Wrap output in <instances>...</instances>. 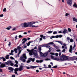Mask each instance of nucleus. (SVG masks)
<instances>
[{"mask_svg": "<svg viewBox=\"0 0 77 77\" xmlns=\"http://www.w3.org/2000/svg\"><path fill=\"white\" fill-rule=\"evenodd\" d=\"M38 51L39 52H41V47H38Z\"/></svg>", "mask_w": 77, "mask_h": 77, "instance_id": "7c9ffc66", "label": "nucleus"}, {"mask_svg": "<svg viewBox=\"0 0 77 77\" xmlns=\"http://www.w3.org/2000/svg\"><path fill=\"white\" fill-rule=\"evenodd\" d=\"M15 62L16 64H18V61H17V60H15Z\"/></svg>", "mask_w": 77, "mask_h": 77, "instance_id": "5fc2aeb1", "label": "nucleus"}, {"mask_svg": "<svg viewBox=\"0 0 77 77\" xmlns=\"http://www.w3.org/2000/svg\"><path fill=\"white\" fill-rule=\"evenodd\" d=\"M14 51L13 50H11V53H9V54L10 55H14V54L12 53H14Z\"/></svg>", "mask_w": 77, "mask_h": 77, "instance_id": "aec40b11", "label": "nucleus"}, {"mask_svg": "<svg viewBox=\"0 0 77 77\" xmlns=\"http://www.w3.org/2000/svg\"><path fill=\"white\" fill-rule=\"evenodd\" d=\"M27 50L28 52H29V54L30 56H32L33 54H34V57L35 58L37 57V52L36 50H35L34 49H32L31 50L27 49Z\"/></svg>", "mask_w": 77, "mask_h": 77, "instance_id": "f03ea898", "label": "nucleus"}, {"mask_svg": "<svg viewBox=\"0 0 77 77\" xmlns=\"http://www.w3.org/2000/svg\"><path fill=\"white\" fill-rule=\"evenodd\" d=\"M6 29H7V30H10V29L9 27H7L6 28Z\"/></svg>", "mask_w": 77, "mask_h": 77, "instance_id": "338daca9", "label": "nucleus"}, {"mask_svg": "<svg viewBox=\"0 0 77 77\" xmlns=\"http://www.w3.org/2000/svg\"><path fill=\"white\" fill-rule=\"evenodd\" d=\"M42 37H41V38H40V39H40V41H42Z\"/></svg>", "mask_w": 77, "mask_h": 77, "instance_id": "0e129e2a", "label": "nucleus"}, {"mask_svg": "<svg viewBox=\"0 0 77 77\" xmlns=\"http://www.w3.org/2000/svg\"><path fill=\"white\" fill-rule=\"evenodd\" d=\"M21 50H20L19 51V52L18 53V54H17L16 56V57H20V56H19V55H20V53H21Z\"/></svg>", "mask_w": 77, "mask_h": 77, "instance_id": "ddd939ff", "label": "nucleus"}, {"mask_svg": "<svg viewBox=\"0 0 77 77\" xmlns=\"http://www.w3.org/2000/svg\"><path fill=\"white\" fill-rule=\"evenodd\" d=\"M22 37H23V36H22V35H19V38H22Z\"/></svg>", "mask_w": 77, "mask_h": 77, "instance_id": "603ef678", "label": "nucleus"}, {"mask_svg": "<svg viewBox=\"0 0 77 77\" xmlns=\"http://www.w3.org/2000/svg\"><path fill=\"white\" fill-rule=\"evenodd\" d=\"M35 40L34 41H31L29 42V43L30 44V43H32V42H35Z\"/></svg>", "mask_w": 77, "mask_h": 77, "instance_id": "79ce46f5", "label": "nucleus"}, {"mask_svg": "<svg viewBox=\"0 0 77 77\" xmlns=\"http://www.w3.org/2000/svg\"><path fill=\"white\" fill-rule=\"evenodd\" d=\"M17 35H16L15 37V39H18V38H17Z\"/></svg>", "mask_w": 77, "mask_h": 77, "instance_id": "052dcab7", "label": "nucleus"}, {"mask_svg": "<svg viewBox=\"0 0 77 77\" xmlns=\"http://www.w3.org/2000/svg\"><path fill=\"white\" fill-rule=\"evenodd\" d=\"M24 67V66H21L19 68V71H21L22 70H23V67Z\"/></svg>", "mask_w": 77, "mask_h": 77, "instance_id": "1a4fd4ad", "label": "nucleus"}, {"mask_svg": "<svg viewBox=\"0 0 77 77\" xmlns=\"http://www.w3.org/2000/svg\"><path fill=\"white\" fill-rule=\"evenodd\" d=\"M55 60H57V61H58V60H59V58H55Z\"/></svg>", "mask_w": 77, "mask_h": 77, "instance_id": "58836bf2", "label": "nucleus"}, {"mask_svg": "<svg viewBox=\"0 0 77 77\" xmlns=\"http://www.w3.org/2000/svg\"><path fill=\"white\" fill-rule=\"evenodd\" d=\"M5 58H6V59H9V57H8L6 56L5 57Z\"/></svg>", "mask_w": 77, "mask_h": 77, "instance_id": "e2e57ef3", "label": "nucleus"}, {"mask_svg": "<svg viewBox=\"0 0 77 77\" xmlns=\"http://www.w3.org/2000/svg\"><path fill=\"white\" fill-rule=\"evenodd\" d=\"M46 48H48L49 49V50L48 51V52H50L51 51V47L48 45H47L46 46ZM48 52H45L44 54H43V57H46L47 55H48Z\"/></svg>", "mask_w": 77, "mask_h": 77, "instance_id": "20e7f679", "label": "nucleus"}, {"mask_svg": "<svg viewBox=\"0 0 77 77\" xmlns=\"http://www.w3.org/2000/svg\"><path fill=\"white\" fill-rule=\"evenodd\" d=\"M70 59L71 60H75V57H71L70 58Z\"/></svg>", "mask_w": 77, "mask_h": 77, "instance_id": "4468645a", "label": "nucleus"}, {"mask_svg": "<svg viewBox=\"0 0 77 77\" xmlns=\"http://www.w3.org/2000/svg\"><path fill=\"white\" fill-rule=\"evenodd\" d=\"M17 50H18V49L16 48H14V51H15L16 53H17Z\"/></svg>", "mask_w": 77, "mask_h": 77, "instance_id": "b1692460", "label": "nucleus"}, {"mask_svg": "<svg viewBox=\"0 0 77 77\" xmlns=\"http://www.w3.org/2000/svg\"><path fill=\"white\" fill-rule=\"evenodd\" d=\"M21 49V47H20V46H18V47H17V49L18 50H20Z\"/></svg>", "mask_w": 77, "mask_h": 77, "instance_id": "09e8293b", "label": "nucleus"}, {"mask_svg": "<svg viewBox=\"0 0 77 77\" xmlns=\"http://www.w3.org/2000/svg\"><path fill=\"white\" fill-rule=\"evenodd\" d=\"M53 32V31H49L48 32H47V33H49V34L50 33H51Z\"/></svg>", "mask_w": 77, "mask_h": 77, "instance_id": "473e14b6", "label": "nucleus"}, {"mask_svg": "<svg viewBox=\"0 0 77 77\" xmlns=\"http://www.w3.org/2000/svg\"><path fill=\"white\" fill-rule=\"evenodd\" d=\"M36 62L37 63H41L43 62V60H36Z\"/></svg>", "mask_w": 77, "mask_h": 77, "instance_id": "dca6fc26", "label": "nucleus"}, {"mask_svg": "<svg viewBox=\"0 0 77 77\" xmlns=\"http://www.w3.org/2000/svg\"><path fill=\"white\" fill-rule=\"evenodd\" d=\"M30 59V58H29V60L27 61V63H30V62L31 60Z\"/></svg>", "mask_w": 77, "mask_h": 77, "instance_id": "c756f323", "label": "nucleus"}, {"mask_svg": "<svg viewBox=\"0 0 77 77\" xmlns=\"http://www.w3.org/2000/svg\"><path fill=\"white\" fill-rule=\"evenodd\" d=\"M55 41L57 42H58V43L61 44L62 45H63V42H62L60 41Z\"/></svg>", "mask_w": 77, "mask_h": 77, "instance_id": "9d476101", "label": "nucleus"}, {"mask_svg": "<svg viewBox=\"0 0 77 77\" xmlns=\"http://www.w3.org/2000/svg\"><path fill=\"white\" fill-rule=\"evenodd\" d=\"M73 20L74 21H75L76 22H77V19H75V17H73Z\"/></svg>", "mask_w": 77, "mask_h": 77, "instance_id": "bb28decb", "label": "nucleus"}, {"mask_svg": "<svg viewBox=\"0 0 77 77\" xmlns=\"http://www.w3.org/2000/svg\"><path fill=\"white\" fill-rule=\"evenodd\" d=\"M38 26H35V25H31V27H37Z\"/></svg>", "mask_w": 77, "mask_h": 77, "instance_id": "e433bc0d", "label": "nucleus"}, {"mask_svg": "<svg viewBox=\"0 0 77 77\" xmlns=\"http://www.w3.org/2000/svg\"><path fill=\"white\" fill-rule=\"evenodd\" d=\"M14 66L15 67H18V65L17 64H16L14 65Z\"/></svg>", "mask_w": 77, "mask_h": 77, "instance_id": "a19ab883", "label": "nucleus"}, {"mask_svg": "<svg viewBox=\"0 0 77 77\" xmlns=\"http://www.w3.org/2000/svg\"><path fill=\"white\" fill-rule=\"evenodd\" d=\"M12 77H15V75H12Z\"/></svg>", "mask_w": 77, "mask_h": 77, "instance_id": "774afa93", "label": "nucleus"}, {"mask_svg": "<svg viewBox=\"0 0 77 77\" xmlns=\"http://www.w3.org/2000/svg\"><path fill=\"white\" fill-rule=\"evenodd\" d=\"M48 66L49 67V68H51V65H49Z\"/></svg>", "mask_w": 77, "mask_h": 77, "instance_id": "6e6d98bb", "label": "nucleus"}, {"mask_svg": "<svg viewBox=\"0 0 77 77\" xmlns=\"http://www.w3.org/2000/svg\"><path fill=\"white\" fill-rule=\"evenodd\" d=\"M68 30L69 32H71V29L70 28H68Z\"/></svg>", "mask_w": 77, "mask_h": 77, "instance_id": "37998d69", "label": "nucleus"}, {"mask_svg": "<svg viewBox=\"0 0 77 77\" xmlns=\"http://www.w3.org/2000/svg\"><path fill=\"white\" fill-rule=\"evenodd\" d=\"M14 71H19V68H16L14 70Z\"/></svg>", "mask_w": 77, "mask_h": 77, "instance_id": "a878e982", "label": "nucleus"}, {"mask_svg": "<svg viewBox=\"0 0 77 77\" xmlns=\"http://www.w3.org/2000/svg\"><path fill=\"white\" fill-rule=\"evenodd\" d=\"M3 17V14H2L0 15V17Z\"/></svg>", "mask_w": 77, "mask_h": 77, "instance_id": "680f3d73", "label": "nucleus"}, {"mask_svg": "<svg viewBox=\"0 0 77 77\" xmlns=\"http://www.w3.org/2000/svg\"><path fill=\"white\" fill-rule=\"evenodd\" d=\"M72 46L70 45V48L69 50V52H70V53H72Z\"/></svg>", "mask_w": 77, "mask_h": 77, "instance_id": "a211bd4d", "label": "nucleus"}, {"mask_svg": "<svg viewBox=\"0 0 77 77\" xmlns=\"http://www.w3.org/2000/svg\"><path fill=\"white\" fill-rule=\"evenodd\" d=\"M43 66H44V68H48L47 67H46V65H45V64H44Z\"/></svg>", "mask_w": 77, "mask_h": 77, "instance_id": "a18cd8bd", "label": "nucleus"}, {"mask_svg": "<svg viewBox=\"0 0 77 77\" xmlns=\"http://www.w3.org/2000/svg\"><path fill=\"white\" fill-rule=\"evenodd\" d=\"M65 51H66L65 49H64L61 51L62 53H65Z\"/></svg>", "mask_w": 77, "mask_h": 77, "instance_id": "c9c22d12", "label": "nucleus"}, {"mask_svg": "<svg viewBox=\"0 0 77 77\" xmlns=\"http://www.w3.org/2000/svg\"><path fill=\"white\" fill-rule=\"evenodd\" d=\"M31 26H32V25L34 24H35L36 23V22H34V21H32V22H31Z\"/></svg>", "mask_w": 77, "mask_h": 77, "instance_id": "5701e85b", "label": "nucleus"}, {"mask_svg": "<svg viewBox=\"0 0 77 77\" xmlns=\"http://www.w3.org/2000/svg\"><path fill=\"white\" fill-rule=\"evenodd\" d=\"M20 59L23 62H25L26 61V59H27V57L26 55V54H23V55L20 57Z\"/></svg>", "mask_w": 77, "mask_h": 77, "instance_id": "7ed1b4c3", "label": "nucleus"}, {"mask_svg": "<svg viewBox=\"0 0 77 77\" xmlns=\"http://www.w3.org/2000/svg\"><path fill=\"white\" fill-rule=\"evenodd\" d=\"M56 38H59V35H57L55 36Z\"/></svg>", "mask_w": 77, "mask_h": 77, "instance_id": "4d7b16f0", "label": "nucleus"}, {"mask_svg": "<svg viewBox=\"0 0 77 77\" xmlns=\"http://www.w3.org/2000/svg\"><path fill=\"white\" fill-rule=\"evenodd\" d=\"M60 60L63 61L64 60H66L68 59V57L65 55H63L61 56L60 58Z\"/></svg>", "mask_w": 77, "mask_h": 77, "instance_id": "39448f33", "label": "nucleus"}, {"mask_svg": "<svg viewBox=\"0 0 77 77\" xmlns=\"http://www.w3.org/2000/svg\"><path fill=\"white\" fill-rule=\"evenodd\" d=\"M38 66H31L30 68L32 69H34V68H37Z\"/></svg>", "mask_w": 77, "mask_h": 77, "instance_id": "6ab92c4d", "label": "nucleus"}, {"mask_svg": "<svg viewBox=\"0 0 77 77\" xmlns=\"http://www.w3.org/2000/svg\"><path fill=\"white\" fill-rule=\"evenodd\" d=\"M50 54H51L52 55H53V56H54V55H55L56 56H58V54L56 53H55L54 54V53H51V52L50 53Z\"/></svg>", "mask_w": 77, "mask_h": 77, "instance_id": "f8f14e48", "label": "nucleus"}, {"mask_svg": "<svg viewBox=\"0 0 77 77\" xmlns=\"http://www.w3.org/2000/svg\"><path fill=\"white\" fill-rule=\"evenodd\" d=\"M59 33H63V32L61 31H59L58 32Z\"/></svg>", "mask_w": 77, "mask_h": 77, "instance_id": "bf43d9fd", "label": "nucleus"}, {"mask_svg": "<svg viewBox=\"0 0 77 77\" xmlns=\"http://www.w3.org/2000/svg\"><path fill=\"white\" fill-rule=\"evenodd\" d=\"M67 39L69 41V40H70V38L69 37H67Z\"/></svg>", "mask_w": 77, "mask_h": 77, "instance_id": "864d4df0", "label": "nucleus"}, {"mask_svg": "<svg viewBox=\"0 0 77 77\" xmlns=\"http://www.w3.org/2000/svg\"><path fill=\"white\" fill-rule=\"evenodd\" d=\"M11 42H9V44L8 45V46H9V47H10V45H11Z\"/></svg>", "mask_w": 77, "mask_h": 77, "instance_id": "c03bdc74", "label": "nucleus"}, {"mask_svg": "<svg viewBox=\"0 0 77 77\" xmlns=\"http://www.w3.org/2000/svg\"><path fill=\"white\" fill-rule=\"evenodd\" d=\"M69 15V14L68 13H66L65 14V16L67 17L68 16V15Z\"/></svg>", "mask_w": 77, "mask_h": 77, "instance_id": "4c0bfd02", "label": "nucleus"}, {"mask_svg": "<svg viewBox=\"0 0 77 77\" xmlns=\"http://www.w3.org/2000/svg\"><path fill=\"white\" fill-rule=\"evenodd\" d=\"M2 59L3 61L4 62H5V61H6V59H5V58H4L3 57H2L1 58Z\"/></svg>", "mask_w": 77, "mask_h": 77, "instance_id": "c85d7f7f", "label": "nucleus"}, {"mask_svg": "<svg viewBox=\"0 0 77 77\" xmlns=\"http://www.w3.org/2000/svg\"><path fill=\"white\" fill-rule=\"evenodd\" d=\"M67 32H68V30L66 29H64L63 32V33L64 34H65L66 33H67Z\"/></svg>", "mask_w": 77, "mask_h": 77, "instance_id": "f3484780", "label": "nucleus"}, {"mask_svg": "<svg viewBox=\"0 0 77 77\" xmlns=\"http://www.w3.org/2000/svg\"><path fill=\"white\" fill-rule=\"evenodd\" d=\"M72 0H66V2L67 5H69V6H71L72 5Z\"/></svg>", "mask_w": 77, "mask_h": 77, "instance_id": "423d86ee", "label": "nucleus"}, {"mask_svg": "<svg viewBox=\"0 0 77 77\" xmlns=\"http://www.w3.org/2000/svg\"><path fill=\"white\" fill-rule=\"evenodd\" d=\"M54 44V43H53V42H51L49 43H48L47 44V45H49V44Z\"/></svg>", "mask_w": 77, "mask_h": 77, "instance_id": "72a5a7b5", "label": "nucleus"}, {"mask_svg": "<svg viewBox=\"0 0 77 77\" xmlns=\"http://www.w3.org/2000/svg\"><path fill=\"white\" fill-rule=\"evenodd\" d=\"M28 23V27H32V25L30 22L27 23Z\"/></svg>", "mask_w": 77, "mask_h": 77, "instance_id": "2eb2a0df", "label": "nucleus"}, {"mask_svg": "<svg viewBox=\"0 0 77 77\" xmlns=\"http://www.w3.org/2000/svg\"><path fill=\"white\" fill-rule=\"evenodd\" d=\"M73 7H74V8H77V4H76V3H75V4L73 5Z\"/></svg>", "mask_w": 77, "mask_h": 77, "instance_id": "393cba45", "label": "nucleus"}, {"mask_svg": "<svg viewBox=\"0 0 77 77\" xmlns=\"http://www.w3.org/2000/svg\"><path fill=\"white\" fill-rule=\"evenodd\" d=\"M10 59H14V58L12 57H10Z\"/></svg>", "mask_w": 77, "mask_h": 77, "instance_id": "69168bd1", "label": "nucleus"}, {"mask_svg": "<svg viewBox=\"0 0 77 77\" xmlns=\"http://www.w3.org/2000/svg\"><path fill=\"white\" fill-rule=\"evenodd\" d=\"M59 38H62V35H59Z\"/></svg>", "mask_w": 77, "mask_h": 77, "instance_id": "13d9d810", "label": "nucleus"}, {"mask_svg": "<svg viewBox=\"0 0 77 77\" xmlns=\"http://www.w3.org/2000/svg\"><path fill=\"white\" fill-rule=\"evenodd\" d=\"M30 59L32 61V62H33L35 61V58H30Z\"/></svg>", "mask_w": 77, "mask_h": 77, "instance_id": "4be33fe9", "label": "nucleus"}, {"mask_svg": "<svg viewBox=\"0 0 77 77\" xmlns=\"http://www.w3.org/2000/svg\"><path fill=\"white\" fill-rule=\"evenodd\" d=\"M24 27H28L27 23H24Z\"/></svg>", "mask_w": 77, "mask_h": 77, "instance_id": "9b49d317", "label": "nucleus"}, {"mask_svg": "<svg viewBox=\"0 0 77 77\" xmlns=\"http://www.w3.org/2000/svg\"><path fill=\"white\" fill-rule=\"evenodd\" d=\"M6 65H10L11 66H14V63H12V61L11 60H8L7 62L5 63H2L0 65V68H2L4 67H8V66H6Z\"/></svg>", "mask_w": 77, "mask_h": 77, "instance_id": "f257e3e1", "label": "nucleus"}, {"mask_svg": "<svg viewBox=\"0 0 77 77\" xmlns=\"http://www.w3.org/2000/svg\"><path fill=\"white\" fill-rule=\"evenodd\" d=\"M57 66H53V68H57Z\"/></svg>", "mask_w": 77, "mask_h": 77, "instance_id": "3c124183", "label": "nucleus"}, {"mask_svg": "<svg viewBox=\"0 0 77 77\" xmlns=\"http://www.w3.org/2000/svg\"><path fill=\"white\" fill-rule=\"evenodd\" d=\"M22 27H24V23H21L20 25Z\"/></svg>", "mask_w": 77, "mask_h": 77, "instance_id": "de8ad7c7", "label": "nucleus"}, {"mask_svg": "<svg viewBox=\"0 0 77 77\" xmlns=\"http://www.w3.org/2000/svg\"><path fill=\"white\" fill-rule=\"evenodd\" d=\"M40 37H41V38H43L44 39H45V36H43V35H40Z\"/></svg>", "mask_w": 77, "mask_h": 77, "instance_id": "412c9836", "label": "nucleus"}, {"mask_svg": "<svg viewBox=\"0 0 77 77\" xmlns=\"http://www.w3.org/2000/svg\"><path fill=\"white\" fill-rule=\"evenodd\" d=\"M54 35H55V34H57V31H54L53 32Z\"/></svg>", "mask_w": 77, "mask_h": 77, "instance_id": "ea45409f", "label": "nucleus"}, {"mask_svg": "<svg viewBox=\"0 0 77 77\" xmlns=\"http://www.w3.org/2000/svg\"><path fill=\"white\" fill-rule=\"evenodd\" d=\"M51 57L52 59H53V60H55V58L56 57H54V56L51 55Z\"/></svg>", "mask_w": 77, "mask_h": 77, "instance_id": "cd10ccee", "label": "nucleus"}, {"mask_svg": "<svg viewBox=\"0 0 77 77\" xmlns=\"http://www.w3.org/2000/svg\"><path fill=\"white\" fill-rule=\"evenodd\" d=\"M40 56H42V57H43V55H44V54H43V53H42V52H40Z\"/></svg>", "mask_w": 77, "mask_h": 77, "instance_id": "2f4dec72", "label": "nucleus"}, {"mask_svg": "<svg viewBox=\"0 0 77 77\" xmlns=\"http://www.w3.org/2000/svg\"><path fill=\"white\" fill-rule=\"evenodd\" d=\"M27 41V39L25 38H24L22 40V41L23 42L22 43V44H21L20 45H23V44H24Z\"/></svg>", "mask_w": 77, "mask_h": 77, "instance_id": "6e6552de", "label": "nucleus"}, {"mask_svg": "<svg viewBox=\"0 0 77 77\" xmlns=\"http://www.w3.org/2000/svg\"><path fill=\"white\" fill-rule=\"evenodd\" d=\"M30 43L29 42L27 44V46H29V45H30Z\"/></svg>", "mask_w": 77, "mask_h": 77, "instance_id": "8fccbe9b", "label": "nucleus"}, {"mask_svg": "<svg viewBox=\"0 0 77 77\" xmlns=\"http://www.w3.org/2000/svg\"><path fill=\"white\" fill-rule=\"evenodd\" d=\"M70 42H73V41H74V40L72 39V38H71L70 39Z\"/></svg>", "mask_w": 77, "mask_h": 77, "instance_id": "f704fd0d", "label": "nucleus"}, {"mask_svg": "<svg viewBox=\"0 0 77 77\" xmlns=\"http://www.w3.org/2000/svg\"><path fill=\"white\" fill-rule=\"evenodd\" d=\"M8 70H9L10 72H13V71L14 70V68L11 67H8Z\"/></svg>", "mask_w": 77, "mask_h": 77, "instance_id": "0eeeda50", "label": "nucleus"}, {"mask_svg": "<svg viewBox=\"0 0 77 77\" xmlns=\"http://www.w3.org/2000/svg\"><path fill=\"white\" fill-rule=\"evenodd\" d=\"M6 8L4 9L3 10V12H6Z\"/></svg>", "mask_w": 77, "mask_h": 77, "instance_id": "49530a36", "label": "nucleus"}]
</instances>
